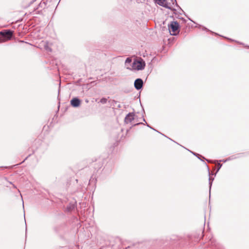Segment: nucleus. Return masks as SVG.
Here are the masks:
<instances>
[{
	"instance_id": "7",
	"label": "nucleus",
	"mask_w": 249,
	"mask_h": 249,
	"mask_svg": "<svg viewBox=\"0 0 249 249\" xmlns=\"http://www.w3.org/2000/svg\"><path fill=\"white\" fill-rule=\"evenodd\" d=\"M156 2H157L160 5L164 6L166 8H170L167 5L165 4V0H154Z\"/></svg>"
},
{
	"instance_id": "1",
	"label": "nucleus",
	"mask_w": 249,
	"mask_h": 249,
	"mask_svg": "<svg viewBox=\"0 0 249 249\" xmlns=\"http://www.w3.org/2000/svg\"><path fill=\"white\" fill-rule=\"evenodd\" d=\"M179 24L176 21H172L170 24L168 25V28L171 35H177L179 32Z\"/></svg>"
},
{
	"instance_id": "10",
	"label": "nucleus",
	"mask_w": 249,
	"mask_h": 249,
	"mask_svg": "<svg viewBox=\"0 0 249 249\" xmlns=\"http://www.w3.org/2000/svg\"><path fill=\"white\" fill-rule=\"evenodd\" d=\"M45 48H46V49L47 50H48V51H51V49L50 48H49V47H45Z\"/></svg>"
},
{
	"instance_id": "9",
	"label": "nucleus",
	"mask_w": 249,
	"mask_h": 249,
	"mask_svg": "<svg viewBox=\"0 0 249 249\" xmlns=\"http://www.w3.org/2000/svg\"><path fill=\"white\" fill-rule=\"evenodd\" d=\"M131 61H132L131 58H130L129 57H127L125 60V63L126 65H127V63H130L131 62Z\"/></svg>"
},
{
	"instance_id": "8",
	"label": "nucleus",
	"mask_w": 249,
	"mask_h": 249,
	"mask_svg": "<svg viewBox=\"0 0 249 249\" xmlns=\"http://www.w3.org/2000/svg\"><path fill=\"white\" fill-rule=\"evenodd\" d=\"M100 102L103 104H106L107 102V99L105 98H103L100 100Z\"/></svg>"
},
{
	"instance_id": "4",
	"label": "nucleus",
	"mask_w": 249,
	"mask_h": 249,
	"mask_svg": "<svg viewBox=\"0 0 249 249\" xmlns=\"http://www.w3.org/2000/svg\"><path fill=\"white\" fill-rule=\"evenodd\" d=\"M143 85V81L140 78L137 79L134 82V87L137 90L140 89Z\"/></svg>"
},
{
	"instance_id": "2",
	"label": "nucleus",
	"mask_w": 249,
	"mask_h": 249,
	"mask_svg": "<svg viewBox=\"0 0 249 249\" xmlns=\"http://www.w3.org/2000/svg\"><path fill=\"white\" fill-rule=\"evenodd\" d=\"M12 36L13 32L10 30H5L0 32V38L3 41L10 40L12 38Z\"/></svg>"
},
{
	"instance_id": "6",
	"label": "nucleus",
	"mask_w": 249,
	"mask_h": 249,
	"mask_svg": "<svg viewBox=\"0 0 249 249\" xmlns=\"http://www.w3.org/2000/svg\"><path fill=\"white\" fill-rule=\"evenodd\" d=\"M134 114L133 113H128L125 118V122L126 123H131L134 119Z\"/></svg>"
},
{
	"instance_id": "5",
	"label": "nucleus",
	"mask_w": 249,
	"mask_h": 249,
	"mask_svg": "<svg viewBox=\"0 0 249 249\" xmlns=\"http://www.w3.org/2000/svg\"><path fill=\"white\" fill-rule=\"evenodd\" d=\"M71 104L73 107H78L80 105V100L77 98H74L71 101Z\"/></svg>"
},
{
	"instance_id": "3",
	"label": "nucleus",
	"mask_w": 249,
	"mask_h": 249,
	"mask_svg": "<svg viewBox=\"0 0 249 249\" xmlns=\"http://www.w3.org/2000/svg\"><path fill=\"white\" fill-rule=\"evenodd\" d=\"M145 66V62L141 59V60L135 61L133 63V68L137 70H142L144 69Z\"/></svg>"
}]
</instances>
